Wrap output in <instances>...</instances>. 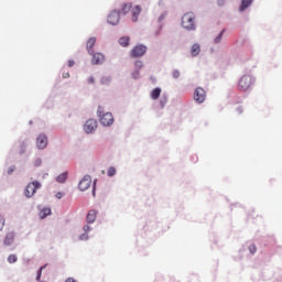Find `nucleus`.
Returning <instances> with one entry per match:
<instances>
[{
    "mask_svg": "<svg viewBox=\"0 0 282 282\" xmlns=\"http://www.w3.org/2000/svg\"><path fill=\"white\" fill-rule=\"evenodd\" d=\"M254 85V79L250 75H243L238 82V91H250Z\"/></svg>",
    "mask_w": 282,
    "mask_h": 282,
    "instance_id": "1",
    "label": "nucleus"
},
{
    "mask_svg": "<svg viewBox=\"0 0 282 282\" xmlns=\"http://www.w3.org/2000/svg\"><path fill=\"white\" fill-rule=\"evenodd\" d=\"M97 113L104 127H111V124H113V115L111 112L105 113V109L102 107H99Z\"/></svg>",
    "mask_w": 282,
    "mask_h": 282,
    "instance_id": "2",
    "label": "nucleus"
},
{
    "mask_svg": "<svg viewBox=\"0 0 282 282\" xmlns=\"http://www.w3.org/2000/svg\"><path fill=\"white\" fill-rule=\"evenodd\" d=\"M182 26L185 30H195V14L193 12H188L183 15Z\"/></svg>",
    "mask_w": 282,
    "mask_h": 282,
    "instance_id": "3",
    "label": "nucleus"
},
{
    "mask_svg": "<svg viewBox=\"0 0 282 282\" xmlns=\"http://www.w3.org/2000/svg\"><path fill=\"white\" fill-rule=\"evenodd\" d=\"M39 188H41V184L39 183V181H33L31 183H29L25 187L24 191V195L25 197H34L36 191H39Z\"/></svg>",
    "mask_w": 282,
    "mask_h": 282,
    "instance_id": "4",
    "label": "nucleus"
},
{
    "mask_svg": "<svg viewBox=\"0 0 282 282\" xmlns=\"http://www.w3.org/2000/svg\"><path fill=\"white\" fill-rule=\"evenodd\" d=\"M147 54V46L143 44H139L132 48L130 52L131 58H140Z\"/></svg>",
    "mask_w": 282,
    "mask_h": 282,
    "instance_id": "5",
    "label": "nucleus"
},
{
    "mask_svg": "<svg viewBox=\"0 0 282 282\" xmlns=\"http://www.w3.org/2000/svg\"><path fill=\"white\" fill-rule=\"evenodd\" d=\"M194 100L198 102V105H202V102L206 100V90L202 87H197L194 91Z\"/></svg>",
    "mask_w": 282,
    "mask_h": 282,
    "instance_id": "6",
    "label": "nucleus"
},
{
    "mask_svg": "<svg viewBox=\"0 0 282 282\" xmlns=\"http://www.w3.org/2000/svg\"><path fill=\"white\" fill-rule=\"evenodd\" d=\"M98 129V121L96 119H89L86 121L84 126V131L87 133H94V131Z\"/></svg>",
    "mask_w": 282,
    "mask_h": 282,
    "instance_id": "7",
    "label": "nucleus"
},
{
    "mask_svg": "<svg viewBox=\"0 0 282 282\" xmlns=\"http://www.w3.org/2000/svg\"><path fill=\"white\" fill-rule=\"evenodd\" d=\"M108 23L110 25H118V23H120V12L118 11H112L109 15H108Z\"/></svg>",
    "mask_w": 282,
    "mask_h": 282,
    "instance_id": "8",
    "label": "nucleus"
},
{
    "mask_svg": "<svg viewBox=\"0 0 282 282\" xmlns=\"http://www.w3.org/2000/svg\"><path fill=\"white\" fill-rule=\"evenodd\" d=\"M89 186H91V176L86 175L79 182L78 188H79V191H87V188H89Z\"/></svg>",
    "mask_w": 282,
    "mask_h": 282,
    "instance_id": "9",
    "label": "nucleus"
},
{
    "mask_svg": "<svg viewBox=\"0 0 282 282\" xmlns=\"http://www.w3.org/2000/svg\"><path fill=\"white\" fill-rule=\"evenodd\" d=\"M37 149H45L47 147V137L45 134H40L36 139Z\"/></svg>",
    "mask_w": 282,
    "mask_h": 282,
    "instance_id": "10",
    "label": "nucleus"
},
{
    "mask_svg": "<svg viewBox=\"0 0 282 282\" xmlns=\"http://www.w3.org/2000/svg\"><path fill=\"white\" fill-rule=\"evenodd\" d=\"M91 63H93V65H100V64L105 63V55H102V53L93 54Z\"/></svg>",
    "mask_w": 282,
    "mask_h": 282,
    "instance_id": "11",
    "label": "nucleus"
},
{
    "mask_svg": "<svg viewBox=\"0 0 282 282\" xmlns=\"http://www.w3.org/2000/svg\"><path fill=\"white\" fill-rule=\"evenodd\" d=\"M14 237H15L14 231L7 232V235L4 237V240H3V243L6 246H12V243H14Z\"/></svg>",
    "mask_w": 282,
    "mask_h": 282,
    "instance_id": "12",
    "label": "nucleus"
},
{
    "mask_svg": "<svg viewBox=\"0 0 282 282\" xmlns=\"http://www.w3.org/2000/svg\"><path fill=\"white\" fill-rule=\"evenodd\" d=\"M142 12L141 6H135L132 9V21L135 23L138 21V17H140V13Z\"/></svg>",
    "mask_w": 282,
    "mask_h": 282,
    "instance_id": "13",
    "label": "nucleus"
},
{
    "mask_svg": "<svg viewBox=\"0 0 282 282\" xmlns=\"http://www.w3.org/2000/svg\"><path fill=\"white\" fill-rule=\"evenodd\" d=\"M94 45H96V37H90L86 44L88 54H94Z\"/></svg>",
    "mask_w": 282,
    "mask_h": 282,
    "instance_id": "14",
    "label": "nucleus"
},
{
    "mask_svg": "<svg viewBox=\"0 0 282 282\" xmlns=\"http://www.w3.org/2000/svg\"><path fill=\"white\" fill-rule=\"evenodd\" d=\"M97 215H98V212H96V210H94V209L90 210V212L88 213L87 217H86L88 224H94V223L96 221Z\"/></svg>",
    "mask_w": 282,
    "mask_h": 282,
    "instance_id": "15",
    "label": "nucleus"
},
{
    "mask_svg": "<svg viewBox=\"0 0 282 282\" xmlns=\"http://www.w3.org/2000/svg\"><path fill=\"white\" fill-rule=\"evenodd\" d=\"M252 1L253 0H241L240 12L248 10V8H250V6H252Z\"/></svg>",
    "mask_w": 282,
    "mask_h": 282,
    "instance_id": "16",
    "label": "nucleus"
},
{
    "mask_svg": "<svg viewBox=\"0 0 282 282\" xmlns=\"http://www.w3.org/2000/svg\"><path fill=\"white\" fill-rule=\"evenodd\" d=\"M162 95V88H154L152 91H151V98L152 100H158V98H160V96Z\"/></svg>",
    "mask_w": 282,
    "mask_h": 282,
    "instance_id": "17",
    "label": "nucleus"
},
{
    "mask_svg": "<svg viewBox=\"0 0 282 282\" xmlns=\"http://www.w3.org/2000/svg\"><path fill=\"white\" fill-rule=\"evenodd\" d=\"M130 41H131V37L122 36L119 39V44L121 45V47H129Z\"/></svg>",
    "mask_w": 282,
    "mask_h": 282,
    "instance_id": "18",
    "label": "nucleus"
},
{
    "mask_svg": "<svg viewBox=\"0 0 282 282\" xmlns=\"http://www.w3.org/2000/svg\"><path fill=\"white\" fill-rule=\"evenodd\" d=\"M202 52V48L199 47L198 44H194L191 48V54L192 56H197Z\"/></svg>",
    "mask_w": 282,
    "mask_h": 282,
    "instance_id": "19",
    "label": "nucleus"
},
{
    "mask_svg": "<svg viewBox=\"0 0 282 282\" xmlns=\"http://www.w3.org/2000/svg\"><path fill=\"white\" fill-rule=\"evenodd\" d=\"M56 182L59 184H65V182H67V172L59 174L56 178Z\"/></svg>",
    "mask_w": 282,
    "mask_h": 282,
    "instance_id": "20",
    "label": "nucleus"
},
{
    "mask_svg": "<svg viewBox=\"0 0 282 282\" xmlns=\"http://www.w3.org/2000/svg\"><path fill=\"white\" fill-rule=\"evenodd\" d=\"M52 215V209L50 208H44L40 212V217L41 219H45V217Z\"/></svg>",
    "mask_w": 282,
    "mask_h": 282,
    "instance_id": "21",
    "label": "nucleus"
},
{
    "mask_svg": "<svg viewBox=\"0 0 282 282\" xmlns=\"http://www.w3.org/2000/svg\"><path fill=\"white\" fill-rule=\"evenodd\" d=\"M131 8H133L131 3H126L122 6L121 12H123L124 14H129V12H131Z\"/></svg>",
    "mask_w": 282,
    "mask_h": 282,
    "instance_id": "22",
    "label": "nucleus"
},
{
    "mask_svg": "<svg viewBox=\"0 0 282 282\" xmlns=\"http://www.w3.org/2000/svg\"><path fill=\"white\" fill-rule=\"evenodd\" d=\"M17 261H19V258L17 257V254H10L8 257V262L9 263H17Z\"/></svg>",
    "mask_w": 282,
    "mask_h": 282,
    "instance_id": "23",
    "label": "nucleus"
},
{
    "mask_svg": "<svg viewBox=\"0 0 282 282\" xmlns=\"http://www.w3.org/2000/svg\"><path fill=\"white\" fill-rule=\"evenodd\" d=\"M134 67L137 70H140V69H142V67H144V64L142 63V61H135Z\"/></svg>",
    "mask_w": 282,
    "mask_h": 282,
    "instance_id": "24",
    "label": "nucleus"
},
{
    "mask_svg": "<svg viewBox=\"0 0 282 282\" xmlns=\"http://www.w3.org/2000/svg\"><path fill=\"white\" fill-rule=\"evenodd\" d=\"M226 32V30H223L218 36H216L215 39V43H221V39L224 36V33Z\"/></svg>",
    "mask_w": 282,
    "mask_h": 282,
    "instance_id": "25",
    "label": "nucleus"
},
{
    "mask_svg": "<svg viewBox=\"0 0 282 282\" xmlns=\"http://www.w3.org/2000/svg\"><path fill=\"white\" fill-rule=\"evenodd\" d=\"M116 175V167L111 166L108 169V176L113 177Z\"/></svg>",
    "mask_w": 282,
    "mask_h": 282,
    "instance_id": "26",
    "label": "nucleus"
},
{
    "mask_svg": "<svg viewBox=\"0 0 282 282\" xmlns=\"http://www.w3.org/2000/svg\"><path fill=\"white\" fill-rule=\"evenodd\" d=\"M3 226H6V218L0 215V232L3 230Z\"/></svg>",
    "mask_w": 282,
    "mask_h": 282,
    "instance_id": "27",
    "label": "nucleus"
},
{
    "mask_svg": "<svg viewBox=\"0 0 282 282\" xmlns=\"http://www.w3.org/2000/svg\"><path fill=\"white\" fill-rule=\"evenodd\" d=\"M111 83V77H102L101 78V85H109Z\"/></svg>",
    "mask_w": 282,
    "mask_h": 282,
    "instance_id": "28",
    "label": "nucleus"
},
{
    "mask_svg": "<svg viewBox=\"0 0 282 282\" xmlns=\"http://www.w3.org/2000/svg\"><path fill=\"white\" fill-rule=\"evenodd\" d=\"M43 270H45V267H41L40 270L37 271L36 281H41V274L43 273Z\"/></svg>",
    "mask_w": 282,
    "mask_h": 282,
    "instance_id": "29",
    "label": "nucleus"
},
{
    "mask_svg": "<svg viewBox=\"0 0 282 282\" xmlns=\"http://www.w3.org/2000/svg\"><path fill=\"white\" fill-rule=\"evenodd\" d=\"M249 250H250L251 254H254V252H257V246L250 245Z\"/></svg>",
    "mask_w": 282,
    "mask_h": 282,
    "instance_id": "30",
    "label": "nucleus"
},
{
    "mask_svg": "<svg viewBox=\"0 0 282 282\" xmlns=\"http://www.w3.org/2000/svg\"><path fill=\"white\" fill-rule=\"evenodd\" d=\"M173 78H180V70L175 69L172 72Z\"/></svg>",
    "mask_w": 282,
    "mask_h": 282,
    "instance_id": "31",
    "label": "nucleus"
},
{
    "mask_svg": "<svg viewBox=\"0 0 282 282\" xmlns=\"http://www.w3.org/2000/svg\"><path fill=\"white\" fill-rule=\"evenodd\" d=\"M41 164H43V160L36 159L34 162V166H41Z\"/></svg>",
    "mask_w": 282,
    "mask_h": 282,
    "instance_id": "32",
    "label": "nucleus"
},
{
    "mask_svg": "<svg viewBox=\"0 0 282 282\" xmlns=\"http://www.w3.org/2000/svg\"><path fill=\"white\" fill-rule=\"evenodd\" d=\"M132 76H133V78H139V77H140V70L135 69V70L132 73Z\"/></svg>",
    "mask_w": 282,
    "mask_h": 282,
    "instance_id": "33",
    "label": "nucleus"
},
{
    "mask_svg": "<svg viewBox=\"0 0 282 282\" xmlns=\"http://www.w3.org/2000/svg\"><path fill=\"white\" fill-rule=\"evenodd\" d=\"M164 19H166V13L161 14L159 21H164Z\"/></svg>",
    "mask_w": 282,
    "mask_h": 282,
    "instance_id": "34",
    "label": "nucleus"
},
{
    "mask_svg": "<svg viewBox=\"0 0 282 282\" xmlns=\"http://www.w3.org/2000/svg\"><path fill=\"white\" fill-rule=\"evenodd\" d=\"M80 239H82V241H85V239H89V237L87 236V234H84L80 236Z\"/></svg>",
    "mask_w": 282,
    "mask_h": 282,
    "instance_id": "35",
    "label": "nucleus"
},
{
    "mask_svg": "<svg viewBox=\"0 0 282 282\" xmlns=\"http://www.w3.org/2000/svg\"><path fill=\"white\" fill-rule=\"evenodd\" d=\"M89 229H90L89 225L84 226V232H89Z\"/></svg>",
    "mask_w": 282,
    "mask_h": 282,
    "instance_id": "36",
    "label": "nucleus"
},
{
    "mask_svg": "<svg viewBox=\"0 0 282 282\" xmlns=\"http://www.w3.org/2000/svg\"><path fill=\"white\" fill-rule=\"evenodd\" d=\"M88 83H89L90 85H94V83H95L94 77H89V78H88Z\"/></svg>",
    "mask_w": 282,
    "mask_h": 282,
    "instance_id": "37",
    "label": "nucleus"
},
{
    "mask_svg": "<svg viewBox=\"0 0 282 282\" xmlns=\"http://www.w3.org/2000/svg\"><path fill=\"white\" fill-rule=\"evenodd\" d=\"M74 64H75V62L74 61H68V67H74Z\"/></svg>",
    "mask_w": 282,
    "mask_h": 282,
    "instance_id": "38",
    "label": "nucleus"
},
{
    "mask_svg": "<svg viewBox=\"0 0 282 282\" xmlns=\"http://www.w3.org/2000/svg\"><path fill=\"white\" fill-rule=\"evenodd\" d=\"M226 3V0H218V6H224Z\"/></svg>",
    "mask_w": 282,
    "mask_h": 282,
    "instance_id": "39",
    "label": "nucleus"
},
{
    "mask_svg": "<svg viewBox=\"0 0 282 282\" xmlns=\"http://www.w3.org/2000/svg\"><path fill=\"white\" fill-rule=\"evenodd\" d=\"M65 282H76V280H74V278H68Z\"/></svg>",
    "mask_w": 282,
    "mask_h": 282,
    "instance_id": "40",
    "label": "nucleus"
},
{
    "mask_svg": "<svg viewBox=\"0 0 282 282\" xmlns=\"http://www.w3.org/2000/svg\"><path fill=\"white\" fill-rule=\"evenodd\" d=\"M63 78H69V73H64Z\"/></svg>",
    "mask_w": 282,
    "mask_h": 282,
    "instance_id": "41",
    "label": "nucleus"
},
{
    "mask_svg": "<svg viewBox=\"0 0 282 282\" xmlns=\"http://www.w3.org/2000/svg\"><path fill=\"white\" fill-rule=\"evenodd\" d=\"M56 197H57V199H61V197H63V194L57 193Z\"/></svg>",
    "mask_w": 282,
    "mask_h": 282,
    "instance_id": "42",
    "label": "nucleus"
},
{
    "mask_svg": "<svg viewBox=\"0 0 282 282\" xmlns=\"http://www.w3.org/2000/svg\"><path fill=\"white\" fill-rule=\"evenodd\" d=\"M12 171H14V170H10V171H9V175L12 173Z\"/></svg>",
    "mask_w": 282,
    "mask_h": 282,
    "instance_id": "43",
    "label": "nucleus"
}]
</instances>
